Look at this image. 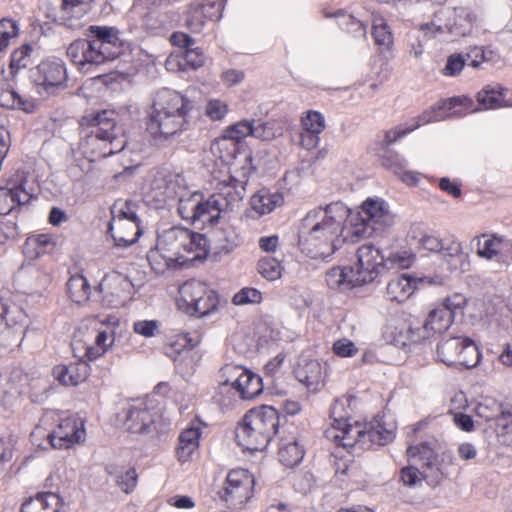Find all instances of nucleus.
Here are the masks:
<instances>
[{"label":"nucleus","mask_w":512,"mask_h":512,"mask_svg":"<svg viewBox=\"0 0 512 512\" xmlns=\"http://www.w3.org/2000/svg\"><path fill=\"white\" fill-rule=\"evenodd\" d=\"M349 208L343 202H333L325 207L310 210L303 219L304 250L313 257L327 258L345 242L357 239L349 229Z\"/></svg>","instance_id":"nucleus-1"},{"label":"nucleus","mask_w":512,"mask_h":512,"mask_svg":"<svg viewBox=\"0 0 512 512\" xmlns=\"http://www.w3.org/2000/svg\"><path fill=\"white\" fill-rule=\"evenodd\" d=\"M208 254V239L200 233L175 226L162 231L157 238L156 249L148 254V260L157 273L205 258Z\"/></svg>","instance_id":"nucleus-2"},{"label":"nucleus","mask_w":512,"mask_h":512,"mask_svg":"<svg viewBox=\"0 0 512 512\" xmlns=\"http://www.w3.org/2000/svg\"><path fill=\"white\" fill-rule=\"evenodd\" d=\"M347 399L336 400L330 409L331 424L325 430V437L343 448H353L356 444L369 448L372 444L385 445L395 436L394 427L375 420L368 425L350 423L346 411Z\"/></svg>","instance_id":"nucleus-3"},{"label":"nucleus","mask_w":512,"mask_h":512,"mask_svg":"<svg viewBox=\"0 0 512 512\" xmlns=\"http://www.w3.org/2000/svg\"><path fill=\"white\" fill-rule=\"evenodd\" d=\"M89 39H77L67 48V57L83 72L119 57L125 50L120 31L111 26L92 25Z\"/></svg>","instance_id":"nucleus-4"},{"label":"nucleus","mask_w":512,"mask_h":512,"mask_svg":"<svg viewBox=\"0 0 512 512\" xmlns=\"http://www.w3.org/2000/svg\"><path fill=\"white\" fill-rule=\"evenodd\" d=\"M193 102L180 93L161 89L154 97L148 114L147 131L155 139L167 140L186 129Z\"/></svg>","instance_id":"nucleus-5"},{"label":"nucleus","mask_w":512,"mask_h":512,"mask_svg":"<svg viewBox=\"0 0 512 512\" xmlns=\"http://www.w3.org/2000/svg\"><path fill=\"white\" fill-rule=\"evenodd\" d=\"M279 413L272 406L249 410L236 428L237 443L249 451L264 449L279 427Z\"/></svg>","instance_id":"nucleus-6"},{"label":"nucleus","mask_w":512,"mask_h":512,"mask_svg":"<svg viewBox=\"0 0 512 512\" xmlns=\"http://www.w3.org/2000/svg\"><path fill=\"white\" fill-rule=\"evenodd\" d=\"M392 222L388 204L381 198L366 199L360 210L349 209V229L357 241L370 236L374 231L388 227Z\"/></svg>","instance_id":"nucleus-7"},{"label":"nucleus","mask_w":512,"mask_h":512,"mask_svg":"<svg viewBox=\"0 0 512 512\" xmlns=\"http://www.w3.org/2000/svg\"><path fill=\"white\" fill-rule=\"evenodd\" d=\"M178 307L187 314L203 317L213 312L219 303L217 293L199 280H189L179 288Z\"/></svg>","instance_id":"nucleus-8"},{"label":"nucleus","mask_w":512,"mask_h":512,"mask_svg":"<svg viewBox=\"0 0 512 512\" xmlns=\"http://www.w3.org/2000/svg\"><path fill=\"white\" fill-rule=\"evenodd\" d=\"M92 0H40L39 9L49 21L68 29L82 27L83 17L90 11Z\"/></svg>","instance_id":"nucleus-9"},{"label":"nucleus","mask_w":512,"mask_h":512,"mask_svg":"<svg viewBox=\"0 0 512 512\" xmlns=\"http://www.w3.org/2000/svg\"><path fill=\"white\" fill-rule=\"evenodd\" d=\"M109 232L116 247H128L140 236L139 218L129 202L111 208Z\"/></svg>","instance_id":"nucleus-10"},{"label":"nucleus","mask_w":512,"mask_h":512,"mask_svg":"<svg viewBox=\"0 0 512 512\" xmlns=\"http://www.w3.org/2000/svg\"><path fill=\"white\" fill-rule=\"evenodd\" d=\"M477 345L469 338L451 337L437 345V358L448 366L473 368L480 361Z\"/></svg>","instance_id":"nucleus-11"},{"label":"nucleus","mask_w":512,"mask_h":512,"mask_svg":"<svg viewBox=\"0 0 512 512\" xmlns=\"http://www.w3.org/2000/svg\"><path fill=\"white\" fill-rule=\"evenodd\" d=\"M475 17L464 9L444 8L437 11L431 21L422 24L421 30L434 37L445 33L464 36L470 32Z\"/></svg>","instance_id":"nucleus-12"},{"label":"nucleus","mask_w":512,"mask_h":512,"mask_svg":"<svg viewBox=\"0 0 512 512\" xmlns=\"http://www.w3.org/2000/svg\"><path fill=\"white\" fill-rule=\"evenodd\" d=\"M254 485L255 479L248 470L233 469L227 474L224 487L218 494L229 507L237 508L253 497Z\"/></svg>","instance_id":"nucleus-13"},{"label":"nucleus","mask_w":512,"mask_h":512,"mask_svg":"<svg viewBox=\"0 0 512 512\" xmlns=\"http://www.w3.org/2000/svg\"><path fill=\"white\" fill-rule=\"evenodd\" d=\"M176 198L178 199V214L183 220L192 224L196 222L213 224L215 222L212 217L210 197L204 200L201 193L189 192L185 185V192H181Z\"/></svg>","instance_id":"nucleus-14"},{"label":"nucleus","mask_w":512,"mask_h":512,"mask_svg":"<svg viewBox=\"0 0 512 512\" xmlns=\"http://www.w3.org/2000/svg\"><path fill=\"white\" fill-rule=\"evenodd\" d=\"M354 275L359 285L372 282L385 264V257L372 244L362 245L357 249Z\"/></svg>","instance_id":"nucleus-15"},{"label":"nucleus","mask_w":512,"mask_h":512,"mask_svg":"<svg viewBox=\"0 0 512 512\" xmlns=\"http://www.w3.org/2000/svg\"><path fill=\"white\" fill-rule=\"evenodd\" d=\"M185 179L182 175L172 172H157L150 181L147 197L158 203L176 199L185 192Z\"/></svg>","instance_id":"nucleus-16"},{"label":"nucleus","mask_w":512,"mask_h":512,"mask_svg":"<svg viewBox=\"0 0 512 512\" xmlns=\"http://www.w3.org/2000/svg\"><path fill=\"white\" fill-rule=\"evenodd\" d=\"M67 79L65 65L60 60H46L36 67L34 82L42 96L52 95Z\"/></svg>","instance_id":"nucleus-17"},{"label":"nucleus","mask_w":512,"mask_h":512,"mask_svg":"<svg viewBox=\"0 0 512 512\" xmlns=\"http://www.w3.org/2000/svg\"><path fill=\"white\" fill-rule=\"evenodd\" d=\"M245 196V181L229 177V183L225 184L219 192L210 196V205L215 222L222 213L232 212L237 208Z\"/></svg>","instance_id":"nucleus-18"},{"label":"nucleus","mask_w":512,"mask_h":512,"mask_svg":"<svg viewBox=\"0 0 512 512\" xmlns=\"http://www.w3.org/2000/svg\"><path fill=\"white\" fill-rule=\"evenodd\" d=\"M28 180L23 173L7 182V186L0 187V214L7 215L16 207L25 205L33 197L31 189L27 188Z\"/></svg>","instance_id":"nucleus-19"},{"label":"nucleus","mask_w":512,"mask_h":512,"mask_svg":"<svg viewBox=\"0 0 512 512\" xmlns=\"http://www.w3.org/2000/svg\"><path fill=\"white\" fill-rule=\"evenodd\" d=\"M132 288V282L118 272L105 275L99 284L104 304L112 308L122 306L130 298Z\"/></svg>","instance_id":"nucleus-20"},{"label":"nucleus","mask_w":512,"mask_h":512,"mask_svg":"<svg viewBox=\"0 0 512 512\" xmlns=\"http://www.w3.org/2000/svg\"><path fill=\"white\" fill-rule=\"evenodd\" d=\"M465 303L463 296L455 294L433 308L426 319V323L433 333H443L454 321L455 314L462 309Z\"/></svg>","instance_id":"nucleus-21"},{"label":"nucleus","mask_w":512,"mask_h":512,"mask_svg":"<svg viewBox=\"0 0 512 512\" xmlns=\"http://www.w3.org/2000/svg\"><path fill=\"white\" fill-rule=\"evenodd\" d=\"M86 436L84 423L73 417H68L48 435L49 442L53 448L67 449L76 443L84 441Z\"/></svg>","instance_id":"nucleus-22"},{"label":"nucleus","mask_w":512,"mask_h":512,"mask_svg":"<svg viewBox=\"0 0 512 512\" xmlns=\"http://www.w3.org/2000/svg\"><path fill=\"white\" fill-rule=\"evenodd\" d=\"M156 412L146 402H138L129 407L125 420V429L133 434L147 435L153 431Z\"/></svg>","instance_id":"nucleus-23"},{"label":"nucleus","mask_w":512,"mask_h":512,"mask_svg":"<svg viewBox=\"0 0 512 512\" xmlns=\"http://www.w3.org/2000/svg\"><path fill=\"white\" fill-rule=\"evenodd\" d=\"M476 243V254L485 260H493L512 256V240L505 239L496 234H482L473 238Z\"/></svg>","instance_id":"nucleus-24"},{"label":"nucleus","mask_w":512,"mask_h":512,"mask_svg":"<svg viewBox=\"0 0 512 512\" xmlns=\"http://www.w3.org/2000/svg\"><path fill=\"white\" fill-rule=\"evenodd\" d=\"M454 100H451L449 102H445L442 105H440L438 108L430 109L424 111L421 115L417 116L413 119V123L406 127H396L395 129L389 130L385 133V142L387 144L394 143L401 137L407 135L408 133L414 131L415 129L421 127L422 125L431 123V122H437L442 121V119L445 118V116L440 114V110L445 108L446 106H449V108L453 107Z\"/></svg>","instance_id":"nucleus-25"},{"label":"nucleus","mask_w":512,"mask_h":512,"mask_svg":"<svg viewBox=\"0 0 512 512\" xmlns=\"http://www.w3.org/2000/svg\"><path fill=\"white\" fill-rule=\"evenodd\" d=\"M296 379L309 391L316 392L324 385V368L318 360L302 359L294 370Z\"/></svg>","instance_id":"nucleus-26"},{"label":"nucleus","mask_w":512,"mask_h":512,"mask_svg":"<svg viewBox=\"0 0 512 512\" xmlns=\"http://www.w3.org/2000/svg\"><path fill=\"white\" fill-rule=\"evenodd\" d=\"M222 9V4L217 2L207 6L191 4L187 11L186 24L193 32H200L207 19L218 20L221 18Z\"/></svg>","instance_id":"nucleus-27"},{"label":"nucleus","mask_w":512,"mask_h":512,"mask_svg":"<svg viewBox=\"0 0 512 512\" xmlns=\"http://www.w3.org/2000/svg\"><path fill=\"white\" fill-rule=\"evenodd\" d=\"M427 278H415L406 274L391 279L386 286V297L391 302L402 303L406 301L417 288V284Z\"/></svg>","instance_id":"nucleus-28"},{"label":"nucleus","mask_w":512,"mask_h":512,"mask_svg":"<svg viewBox=\"0 0 512 512\" xmlns=\"http://www.w3.org/2000/svg\"><path fill=\"white\" fill-rule=\"evenodd\" d=\"M238 244V235L231 225L217 227L210 233L208 252L214 250L217 254H227Z\"/></svg>","instance_id":"nucleus-29"},{"label":"nucleus","mask_w":512,"mask_h":512,"mask_svg":"<svg viewBox=\"0 0 512 512\" xmlns=\"http://www.w3.org/2000/svg\"><path fill=\"white\" fill-rule=\"evenodd\" d=\"M279 461L286 467L298 465L304 457V448L296 436L282 437L278 450Z\"/></svg>","instance_id":"nucleus-30"},{"label":"nucleus","mask_w":512,"mask_h":512,"mask_svg":"<svg viewBox=\"0 0 512 512\" xmlns=\"http://www.w3.org/2000/svg\"><path fill=\"white\" fill-rule=\"evenodd\" d=\"M326 283L331 289L347 291L360 286L355 275L354 267H333L325 276Z\"/></svg>","instance_id":"nucleus-31"},{"label":"nucleus","mask_w":512,"mask_h":512,"mask_svg":"<svg viewBox=\"0 0 512 512\" xmlns=\"http://www.w3.org/2000/svg\"><path fill=\"white\" fill-rule=\"evenodd\" d=\"M88 370V365L85 362H76L55 367L54 375L63 385L76 386L85 381Z\"/></svg>","instance_id":"nucleus-32"},{"label":"nucleus","mask_w":512,"mask_h":512,"mask_svg":"<svg viewBox=\"0 0 512 512\" xmlns=\"http://www.w3.org/2000/svg\"><path fill=\"white\" fill-rule=\"evenodd\" d=\"M200 435L199 427H190L180 433L176 448V456L180 462L184 463L191 460L192 455L199 447Z\"/></svg>","instance_id":"nucleus-33"},{"label":"nucleus","mask_w":512,"mask_h":512,"mask_svg":"<svg viewBox=\"0 0 512 512\" xmlns=\"http://www.w3.org/2000/svg\"><path fill=\"white\" fill-rule=\"evenodd\" d=\"M283 204V196L278 192H270L261 189L252 195L250 205L253 212L258 216L271 213L275 208Z\"/></svg>","instance_id":"nucleus-34"},{"label":"nucleus","mask_w":512,"mask_h":512,"mask_svg":"<svg viewBox=\"0 0 512 512\" xmlns=\"http://www.w3.org/2000/svg\"><path fill=\"white\" fill-rule=\"evenodd\" d=\"M383 165L390 169L399 179L410 186L418 184L420 173L407 170V161L397 153H390L383 158Z\"/></svg>","instance_id":"nucleus-35"},{"label":"nucleus","mask_w":512,"mask_h":512,"mask_svg":"<svg viewBox=\"0 0 512 512\" xmlns=\"http://www.w3.org/2000/svg\"><path fill=\"white\" fill-rule=\"evenodd\" d=\"M71 348L75 357L80 360H96L101 356L100 349H96L93 343V335L90 333H84L82 331H78L75 333L72 342Z\"/></svg>","instance_id":"nucleus-36"},{"label":"nucleus","mask_w":512,"mask_h":512,"mask_svg":"<svg viewBox=\"0 0 512 512\" xmlns=\"http://www.w3.org/2000/svg\"><path fill=\"white\" fill-rule=\"evenodd\" d=\"M100 137L103 139L104 146L101 147V156H111L113 154L123 152L130 149V144L127 138L120 129H113L112 131L102 128Z\"/></svg>","instance_id":"nucleus-37"},{"label":"nucleus","mask_w":512,"mask_h":512,"mask_svg":"<svg viewBox=\"0 0 512 512\" xmlns=\"http://www.w3.org/2000/svg\"><path fill=\"white\" fill-rule=\"evenodd\" d=\"M59 508V496L51 492H45L38 493L34 498L23 503L21 512H59Z\"/></svg>","instance_id":"nucleus-38"},{"label":"nucleus","mask_w":512,"mask_h":512,"mask_svg":"<svg viewBox=\"0 0 512 512\" xmlns=\"http://www.w3.org/2000/svg\"><path fill=\"white\" fill-rule=\"evenodd\" d=\"M233 390H235L240 399L251 400L262 393V379L247 370Z\"/></svg>","instance_id":"nucleus-39"},{"label":"nucleus","mask_w":512,"mask_h":512,"mask_svg":"<svg viewBox=\"0 0 512 512\" xmlns=\"http://www.w3.org/2000/svg\"><path fill=\"white\" fill-rule=\"evenodd\" d=\"M408 325L399 319H390L382 329V335L386 342L396 346H408Z\"/></svg>","instance_id":"nucleus-40"},{"label":"nucleus","mask_w":512,"mask_h":512,"mask_svg":"<svg viewBox=\"0 0 512 512\" xmlns=\"http://www.w3.org/2000/svg\"><path fill=\"white\" fill-rule=\"evenodd\" d=\"M119 322L116 317H107L105 321L101 323L97 334L93 337V343L96 349H100L101 355H103L115 341V331Z\"/></svg>","instance_id":"nucleus-41"},{"label":"nucleus","mask_w":512,"mask_h":512,"mask_svg":"<svg viewBox=\"0 0 512 512\" xmlns=\"http://www.w3.org/2000/svg\"><path fill=\"white\" fill-rule=\"evenodd\" d=\"M67 292L73 302L84 304L90 298L91 286L83 275L76 274L69 278L67 282Z\"/></svg>","instance_id":"nucleus-42"},{"label":"nucleus","mask_w":512,"mask_h":512,"mask_svg":"<svg viewBox=\"0 0 512 512\" xmlns=\"http://www.w3.org/2000/svg\"><path fill=\"white\" fill-rule=\"evenodd\" d=\"M103 146V139L100 137V132H92V135L81 140L77 152L93 164V162L98 159L106 158V156H101L100 153L101 147Z\"/></svg>","instance_id":"nucleus-43"},{"label":"nucleus","mask_w":512,"mask_h":512,"mask_svg":"<svg viewBox=\"0 0 512 512\" xmlns=\"http://www.w3.org/2000/svg\"><path fill=\"white\" fill-rule=\"evenodd\" d=\"M500 85H488L477 94V100L485 109H495L505 106L504 92Z\"/></svg>","instance_id":"nucleus-44"},{"label":"nucleus","mask_w":512,"mask_h":512,"mask_svg":"<svg viewBox=\"0 0 512 512\" xmlns=\"http://www.w3.org/2000/svg\"><path fill=\"white\" fill-rule=\"evenodd\" d=\"M0 105L10 109H22L26 112H33L35 105L30 100H24L9 86L0 87Z\"/></svg>","instance_id":"nucleus-45"},{"label":"nucleus","mask_w":512,"mask_h":512,"mask_svg":"<svg viewBox=\"0 0 512 512\" xmlns=\"http://www.w3.org/2000/svg\"><path fill=\"white\" fill-rule=\"evenodd\" d=\"M372 36L375 44L385 49L393 43V34L386 20L379 14H372Z\"/></svg>","instance_id":"nucleus-46"},{"label":"nucleus","mask_w":512,"mask_h":512,"mask_svg":"<svg viewBox=\"0 0 512 512\" xmlns=\"http://www.w3.org/2000/svg\"><path fill=\"white\" fill-rule=\"evenodd\" d=\"M237 149V144L224 134L216 138L210 146L211 153L226 164L235 157Z\"/></svg>","instance_id":"nucleus-47"},{"label":"nucleus","mask_w":512,"mask_h":512,"mask_svg":"<svg viewBox=\"0 0 512 512\" xmlns=\"http://www.w3.org/2000/svg\"><path fill=\"white\" fill-rule=\"evenodd\" d=\"M477 417L484 419L485 421L495 420L501 417L507 410L503 405L493 398H484L477 404L474 409Z\"/></svg>","instance_id":"nucleus-48"},{"label":"nucleus","mask_w":512,"mask_h":512,"mask_svg":"<svg viewBox=\"0 0 512 512\" xmlns=\"http://www.w3.org/2000/svg\"><path fill=\"white\" fill-rule=\"evenodd\" d=\"M82 124L96 127L94 132H101L103 129L112 131L115 126V112L103 110L101 112L93 113L82 118Z\"/></svg>","instance_id":"nucleus-49"},{"label":"nucleus","mask_w":512,"mask_h":512,"mask_svg":"<svg viewBox=\"0 0 512 512\" xmlns=\"http://www.w3.org/2000/svg\"><path fill=\"white\" fill-rule=\"evenodd\" d=\"M93 169V164L78 152H73L72 162L67 167V176L74 182L80 181Z\"/></svg>","instance_id":"nucleus-50"},{"label":"nucleus","mask_w":512,"mask_h":512,"mask_svg":"<svg viewBox=\"0 0 512 512\" xmlns=\"http://www.w3.org/2000/svg\"><path fill=\"white\" fill-rule=\"evenodd\" d=\"M498 441L505 446H512V412L507 410L496 422Z\"/></svg>","instance_id":"nucleus-51"},{"label":"nucleus","mask_w":512,"mask_h":512,"mask_svg":"<svg viewBox=\"0 0 512 512\" xmlns=\"http://www.w3.org/2000/svg\"><path fill=\"white\" fill-rule=\"evenodd\" d=\"M247 369L242 366L227 364L221 369V382L222 389H234L239 383L240 378L245 374Z\"/></svg>","instance_id":"nucleus-52"},{"label":"nucleus","mask_w":512,"mask_h":512,"mask_svg":"<svg viewBox=\"0 0 512 512\" xmlns=\"http://www.w3.org/2000/svg\"><path fill=\"white\" fill-rule=\"evenodd\" d=\"M252 122V136L264 141L271 140L281 134V129L276 127L275 121H251Z\"/></svg>","instance_id":"nucleus-53"},{"label":"nucleus","mask_w":512,"mask_h":512,"mask_svg":"<svg viewBox=\"0 0 512 512\" xmlns=\"http://www.w3.org/2000/svg\"><path fill=\"white\" fill-rule=\"evenodd\" d=\"M258 272L265 279L274 281L281 277L282 267L277 259L264 257L258 261Z\"/></svg>","instance_id":"nucleus-54"},{"label":"nucleus","mask_w":512,"mask_h":512,"mask_svg":"<svg viewBox=\"0 0 512 512\" xmlns=\"http://www.w3.org/2000/svg\"><path fill=\"white\" fill-rule=\"evenodd\" d=\"M222 134L238 145L242 139L252 136V122L249 120L239 121L227 127Z\"/></svg>","instance_id":"nucleus-55"},{"label":"nucleus","mask_w":512,"mask_h":512,"mask_svg":"<svg viewBox=\"0 0 512 512\" xmlns=\"http://www.w3.org/2000/svg\"><path fill=\"white\" fill-rule=\"evenodd\" d=\"M302 131L320 135L325 129V119L320 112L308 111L301 119Z\"/></svg>","instance_id":"nucleus-56"},{"label":"nucleus","mask_w":512,"mask_h":512,"mask_svg":"<svg viewBox=\"0 0 512 512\" xmlns=\"http://www.w3.org/2000/svg\"><path fill=\"white\" fill-rule=\"evenodd\" d=\"M407 453L410 457H418L422 464L439 459L435 448L429 442H422L416 446H409Z\"/></svg>","instance_id":"nucleus-57"},{"label":"nucleus","mask_w":512,"mask_h":512,"mask_svg":"<svg viewBox=\"0 0 512 512\" xmlns=\"http://www.w3.org/2000/svg\"><path fill=\"white\" fill-rule=\"evenodd\" d=\"M421 477L428 485L432 487L437 486L443 479L439 459L421 464Z\"/></svg>","instance_id":"nucleus-58"},{"label":"nucleus","mask_w":512,"mask_h":512,"mask_svg":"<svg viewBox=\"0 0 512 512\" xmlns=\"http://www.w3.org/2000/svg\"><path fill=\"white\" fill-rule=\"evenodd\" d=\"M19 33L17 22L11 19L0 20V52L5 50L12 38H15Z\"/></svg>","instance_id":"nucleus-59"},{"label":"nucleus","mask_w":512,"mask_h":512,"mask_svg":"<svg viewBox=\"0 0 512 512\" xmlns=\"http://www.w3.org/2000/svg\"><path fill=\"white\" fill-rule=\"evenodd\" d=\"M32 51L33 49L30 45H23L19 49L15 50L11 55V69L19 70L30 65V55Z\"/></svg>","instance_id":"nucleus-60"},{"label":"nucleus","mask_w":512,"mask_h":512,"mask_svg":"<svg viewBox=\"0 0 512 512\" xmlns=\"http://www.w3.org/2000/svg\"><path fill=\"white\" fill-rule=\"evenodd\" d=\"M228 112L226 102L219 99H211L205 107V115L212 121L222 120Z\"/></svg>","instance_id":"nucleus-61"},{"label":"nucleus","mask_w":512,"mask_h":512,"mask_svg":"<svg viewBox=\"0 0 512 512\" xmlns=\"http://www.w3.org/2000/svg\"><path fill=\"white\" fill-rule=\"evenodd\" d=\"M415 260V256L408 251L396 252L385 258V264L395 268L407 269Z\"/></svg>","instance_id":"nucleus-62"},{"label":"nucleus","mask_w":512,"mask_h":512,"mask_svg":"<svg viewBox=\"0 0 512 512\" xmlns=\"http://www.w3.org/2000/svg\"><path fill=\"white\" fill-rule=\"evenodd\" d=\"M407 334L409 338V345L421 343L434 335L433 331L430 329L426 322H424L423 325H418L415 327L408 325Z\"/></svg>","instance_id":"nucleus-63"},{"label":"nucleus","mask_w":512,"mask_h":512,"mask_svg":"<svg viewBox=\"0 0 512 512\" xmlns=\"http://www.w3.org/2000/svg\"><path fill=\"white\" fill-rule=\"evenodd\" d=\"M340 27L356 35L366 36V28L361 21L351 15H342L339 20Z\"/></svg>","instance_id":"nucleus-64"}]
</instances>
